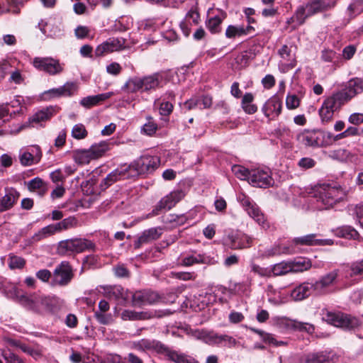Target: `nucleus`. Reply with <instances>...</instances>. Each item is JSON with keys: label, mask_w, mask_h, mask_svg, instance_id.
<instances>
[{"label": "nucleus", "mask_w": 363, "mask_h": 363, "mask_svg": "<svg viewBox=\"0 0 363 363\" xmlns=\"http://www.w3.org/2000/svg\"><path fill=\"white\" fill-rule=\"evenodd\" d=\"M300 100L296 95H288L286 99V105L289 109H295L299 106Z\"/></svg>", "instance_id": "nucleus-64"}, {"label": "nucleus", "mask_w": 363, "mask_h": 363, "mask_svg": "<svg viewBox=\"0 0 363 363\" xmlns=\"http://www.w3.org/2000/svg\"><path fill=\"white\" fill-rule=\"evenodd\" d=\"M363 91V79L354 78L348 82L345 89L337 91V94L341 96L345 104L347 103L355 95Z\"/></svg>", "instance_id": "nucleus-18"}, {"label": "nucleus", "mask_w": 363, "mask_h": 363, "mask_svg": "<svg viewBox=\"0 0 363 363\" xmlns=\"http://www.w3.org/2000/svg\"><path fill=\"white\" fill-rule=\"evenodd\" d=\"M291 264H293V268L298 269H293L294 272H303L305 270L308 269L311 266L309 261H306V260H296V261L292 262Z\"/></svg>", "instance_id": "nucleus-61"}, {"label": "nucleus", "mask_w": 363, "mask_h": 363, "mask_svg": "<svg viewBox=\"0 0 363 363\" xmlns=\"http://www.w3.org/2000/svg\"><path fill=\"white\" fill-rule=\"evenodd\" d=\"M313 291H315L313 284L303 282L291 291V296L295 301H302L311 295Z\"/></svg>", "instance_id": "nucleus-26"}, {"label": "nucleus", "mask_w": 363, "mask_h": 363, "mask_svg": "<svg viewBox=\"0 0 363 363\" xmlns=\"http://www.w3.org/2000/svg\"><path fill=\"white\" fill-rule=\"evenodd\" d=\"M108 149V144L105 141L94 144L89 148L93 160L98 159L103 156Z\"/></svg>", "instance_id": "nucleus-42"}, {"label": "nucleus", "mask_w": 363, "mask_h": 363, "mask_svg": "<svg viewBox=\"0 0 363 363\" xmlns=\"http://www.w3.org/2000/svg\"><path fill=\"white\" fill-rule=\"evenodd\" d=\"M94 318L102 325H108L113 322L112 315L106 312L95 311Z\"/></svg>", "instance_id": "nucleus-55"}, {"label": "nucleus", "mask_w": 363, "mask_h": 363, "mask_svg": "<svg viewBox=\"0 0 363 363\" xmlns=\"http://www.w3.org/2000/svg\"><path fill=\"white\" fill-rule=\"evenodd\" d=\"M337 357L332 352L311 353L306 356V363H335Z\"/></svg>", "instance_id": "nucleus-25"}, {"label": "nucleus", "mask_w": 363, "mask_h": 363, "mask_svg": "<svg viewBox=\"0 0 363 363\" xmlns=\"http://www.w3.org/2000/svg\"><path fill=\"white\" fill-rule=\"evenodd\" d=\"M316 162L311 157H303L298 162V165L303 169H308L315 167Z\"/></svg>", "instance_id": "nucleus-63"}, {"label": "nucleus", "mask_w": 363, "mask_h": 363, "mask_svg": "<svg viewBox=\"0 0 363 363\" xmlns=\"http://www.w3.org/2000/svg\"><path fill=\"white\" fill-rule=\"evenodd\" d=\"M251 330L257 334H259L262 337L263 341L265 342L272 344L276 347L284 346L286 345V342L277 340L272 334L267 333L261 330L255 328H251Z\"/></svg>", "instance_id": "nucleus-44"}, {"label": "nucleus", "mask_w": 363, "mask_h": 363, "mask_svg": "<svg viewBox=\"0 0 363 363\" xmlns=\"http://www.w3.org/2000/svg\"><path fill=\"white\" fill-rule=\"evenodd\" d=\"M282 109V103L279 98L274 95L269 98L264 104L262 111L269 121L275 120L280 115Z\"/></svg>", "instance_id": "nucleus-22"}, {"label": "nucleus", "mask_w": 363, "mask_h": 363, "mask_svg": "<svg viewBox=\"0 0 363 363\" xmlns=\"http://www.w3.org/2000/svg\"><path fill=\"white\" fill-rule=\"evenodd\" d=\"M318 194V201L322 202L325 208L333 206L343 199L345 196V192L340 186H331L330 184H323L319 189Z\"/></svg>", "instance_id": "nucleus-8"}, {"label": "nucleus", "mask_w": 363, "mask_h": 363, "mask_svg": "<svg viewBox=\"0 0 363 363\" xmlns=\"http://www.w3.org/2000/svg\"><path fill=\"white\" fill-rule=\"evenodd\" d=\"M55 224L57 231L60 233L70 228H75L77 225V220L73 216H69Z\"/></svg>", "instance_id": "nucleus-49"}, {"label": "nucleus", "mask_w": 363, "mask_h": 363, "mask_svg": "<svg viewBox=\"0 0 363 363\" xmlns=\"http://www.w3.org/2000/svg\"><path fill=\"white\" fill-rule=\"evenodd\" d=\"M130 297L132 298V303L134 306L153 304L160 299L157 293L148 290L138 291L135 293L131 292Z\"/></svg>", "instance_id": "nucleus-20"}, {"label": "nucleus", "mask_w": 363, "mask_h": 363, "mask_svg": "<svg viewBox=\"0 0 363 363\" xmlns=\"http://www.w3.org/2000/svg\"><path fill=\"white\" fill-rule=\"evenodd\" d=\"M336 235L338 237L346 239H357L359 237L358 232L351 226H342L336 230Z\"/></svg>", "instance_id": "nucleus-43"}, {"label": "nucleus", "mask_w": 363, "mask_h": 363, "mask_svg": "<svg viewBox=\"0 0 363 363\" xmlns=\"http://www.w3.org/2000/svg\"><path fill=\"white\" fill-rule=\"evenodd\" d=\"M164 356L175 363H199L194 357L183 353H179L175 350L169 349V347L167 350H166Z\"/></svg>", "instance_id": "nucleus-34"}, {"label": "nucleus", "mask_w": 363, "mask_h": 363, "mask_svg": "<svg viewBox=\"0 0 363 363\" xmlns=\"http://www.w3.org/2000/svg\"><path fill=\"white\" fill-rule=\"evenodd\" d=\"M351 276L363 275V259L360 261H357L350 265Z\"/></svg>", "instance_id": "nucleus-62"}, {"label": "nucleus", "mask_w": 363, "mask_h": 363, "mask_svg": "<svg viewBox=\"0 0 363 363\" xmlns=\"http://www.w3.org/2000/svg\"><path fill=\"white\" fill-rule=\"evenodd\" d=\"M162 235V228H151L143 232L142 235L138 238V241L135 243V247H139L143 244L149 243L152 241L157 240Z\"/></svg>", "instance_id": "nucleus-30"}, {"label": "nucleus", "mask_w": 363, "mask_h": 363, "mask_svg": "<svg viewBox=\"0 0 363 363\" xmlns=\"http://www.w3.org/2000/svg\"><path fill=\"white\" fill-rule=\"evenodd\" d=\"M58 233L56 224H50L43 228L35 233L31 238L33 242H38L43 239H45L49 236L53 235Z\"/></svg>", "instance_id": "nucleus-38"}, {"label": "nucleus", "mask_w": 363, "mask_h": 363, "mask_svg": "<svg viewBox=\"0 0 363 363\" xmlns=\"http://www.w3.org/2000/svg\"><path fill=\"white\" fill-rule=\"evenodd\" d=\"M249 183L256 187H269L273 183L270 171L268 169H263L259 168L251 169Z\"/></svg>", "instance_id": "nucleus-16"}, {"label": "nucleus", "mask_w": 363, "mask_h": 363, "mask_svg": "<svg viewBox=\"0 0 363 363\" xmlns=\"http://www.w3.org/2000/svg\"><path fill=\"white\" fill-rule=\"evenodd\" d=\"M99 265V257L96 255H88L85 257L83 261L82 264V269H88L92 267H97Z\"/></svg>", "instance_id": "nucleus-56"}, {"label": "nucleus", "mask_w": 363, "mask_h": 363, "mask_svg": "<svg viewBox=\"0 0 363 363\" xmlns=\"http://www.w3.org/2000/svg\"><path fill=\"white\" fill-rule=\"evenodd\" d=\"M33 66L38 70L45 72L50 75H57L64 70L63 65L52 57H35L33 61Z\"/></svg>", "instance_id": "nucleus-10"}, {"label": "nucleus", "mask_w": 363, "mask_h": 363, "mask_svg": "<svg viewBox=\"0 0 363 363\" xmlns=\"http://www.w3.org/2000/svg\"><path fill=\"white\" fill-rule=\"evenodd\" d=\"M232 172L238 179L241 180L247 179L249 182L250 170L240 165H233L232 167Z\"/></svg>", "instance_id": "nucleus-53"}, {"label": "nucleus", "mask_w": 363, "mask_h": 363, "mask_svg": "<svg viewBox=\"0 0 363 363\" xmlns=\"http://www.w3.org/2000/svg\"><path fill=\"white\" fill-rule=\"evenodd\" d=\"M314 147H326L331 145V133L323 130H312Z\"/></svg>", "instance_id": "nucleus-35"}, {"label": "nucleus", "mask_w": 363, "mask_h": 363, "mask_svg": "<svg viewBox=\"0 0 363 363\" xmlns=\"http://www.w3.org/2000/svg\"><path fill=\"white\" fill-rule=\"evenodd\" d=\"M337 277V272L332 271L325 276L322 277L320 280L315 281L313 284L315 286V292L320 294L323 291L332 285Z\"/></svg>", "instance_id": "nucleus-32"}, {"label": "nucleus", "mask_w": 363, "mask_h": 363, "mask_svg": "<svg viewBox=\"0 0 363 363\" xmlns=\"http://www.w3.org/2000/svg\"><path fill=\"white\" fill-rule=\"evenodd\" d=\"M337 92L327 97L320 108L319 109V116L323 124H328L333 121L335 112L338 111L345 104Z\"/></svg>", "instance_id": "nucleus-6"}, {"label": "nucleus", "mask_w": 363, "mask_h": 363, "mask_svg": "<svg viewBox=\"0 0 363 363\" xmlns=\"http://www.w3.org/2000/svg\"><path fill=\"white\" fill-rule=\"evenodd\" d=\"M293 264L291 262H281L274 264L270 267V275L281 276L289 272H293ZM298 269L297 268H295Z\"/></svg>", "instance_id": "nucleus-40"}, {"label": "nucleus", "mask_w": 363, "mask_h": 363, "mask_svg": "<svg viewBox=\"0 0 363 363\" xmlns=\"http://www.w3.org/2000/svg\"><path fill=\"white\" fill-rule=\"evenodd\" d=\"M106 294L109 298H113L121 304H125L130 297L131 292L125 289L121 286L117 285L108 289Z\"/></svg>", "instance_id": "nucleus-27"}, {"label": "nucleus", "mask_w": 363, "mask_h": 363, "mask_svg": "<svg viewBox=\"0 0 363 363\" xmlns=\"http://www.w3.org/2000/svg\"><path fill=\"white\" fill-rule=\"evenodd\" d=\"M297 141L306 147H314L313 131L304 130L296 135Z\"/></svg>", "instance_id": "nucleus-47"}, {"label": "nucleus", "mask_w": 363, "mask_h": 363, "mask_svg": "<svg viewBox=\"0 0 363 363\" xmlns=\"http://www.w3.org/2000/svg\"><path fill=\"white\" fill-rule=\"evenodd\" d=\"M285 324L289 328L299 331H306L308 333H313L315 330L314 326L312 324L299 322L295 320L286 319Z\"/></svg>", "instance_id": "nucleus-39"}, {"label": "nucleus", "mask_w": 363, "mask_h": 363, "mask_svg": "<svg viewBox=\"0 0 363 363\" xmlns=\"http://www.w3.org/2000/svg\"><path fill=\"white\" fill-rule=\"evenodd\" d=\"M184 196L182 191H174L163 197L156 205L152 211L154 214H157L159 211L169 210L175 206Z\"/></svg>", "instance_id": "nucleus-23"}, {"label": "nucleus", "mask_w": 363, "mask_h": 363, "mask_svg": "<svg viewBox=\"0 0 363 363\" xmlns=\"http://www.w3.org/2000/svg\"><path fill=\"white\" fill-rule=\"evenodd\" d=\"M112 95L113 92H106L94 96H89L82 99L79 104L86 108H90L109 99Z\"/></svg>", "instance_id": "nucleus-31"}, {"label": "nucleus", "mask_w": 363, "mask_h": 363, "mask_svg": "<svg viewBox=\"0 0 363 363\" xmlns=\"http://www.w3.org/2000/svg\"><path fill=\"white\" fill-rule=\"evenodd\" d=\"M325 318L334 326L345 329H353L359 325V321L357 318L341 313L328 312Z\"/></svg>", "instance_id": "nucleus-12"}, {"label": "nucleus", "mask_w": 363, "mask_h": 363, "mask_svg": "<svg viewBox=\"0 0 363 363\" xmlns=\"http://www.w3.org/2000/svg\"><path fill=\"white\" fill-rule=\"evenodd\" d=\"M130 178H131L130 167L128 166L127 164H124L109 173L106 177L102 180L100 186L101 189L104 190L118 180Z\"/></svg>", "instance_id": "nucleus-17"}, {"label": "nucleus", "mask_w": 363, "mask_h": 363, "mask_svg": "<svg viewBox=\"0 0 363 363\" xmlns=\"http://www.w3.org/2000/svg\"><path fill=\"white\" fill-rule=\"evenodd\" d=\"M196 337L209 345L233 347L237 345V340L232 336L218 334L214 331L197 330Z\"/></svg>", "instance_id": "nucleus-7"}, {"label": "nucleus", "mask_w": 363, "mask_h": 363, "mask_svg": "<svg viewBox=\"0 0 363 363\" xmlns=\"http://www.w3.org/2000/svg\"><path fill=\"white\" fill-rule=\"evenodd\" d=\"M316 234H309L302 237L296 238L294 239V242L296 245H323L326 242V240L317 239Z\"/></svg>", "instance_id": "nucleus-37"}, {"label": "nucleus", "mask_w": 363, "mask_h": 363, "mask_svg": "<svg viewBox=\"0 0 363 363\" xmlns=\"http://www.w3.org/2000/svg\"><path fill=\"white\" fill-rule=\"evenodd\" d=\"M162 81V77L158 72L143 77H133L128 79L122 89L127 93L150 92L160 87Z\"/></svg>", "instance_id": "nucleus-1"}, {"label": "nucleus", "mask_w": 363, "mask_h": 363, "mask_svg": "<svg viewBox=\"0 0 363 363\" xmlns=\"http://www.w3.org/2000/svg\"><path fill=\"white\" fill-rule=\"evenodd\" d=\"M348 15L354 18L363 11V0H355L347 8Z\"/></svg>", "instance_id": "nucleus-51"}, {"label": "nucleus", "mask_w": 363, "mask_h": 363, "mask_svg": "<svg viewBox=\"0 0 363 363\" xmlns=\"http://www.w3.org/2000/svg\"><path fill=\"white\" fill-rule=\"evenodd\" d=\"M173 277L175 279H178L182 281H189V280H195L197 274L192 272H179L172 273Z\"/></svg>", "instance_id": "nucleus-58"}, {"label": "nucleus", "mask_w": 363, "mask_h": 363, "mask_svg": "<svg viewBox=\"0 0 363 363\" xmlns=\"http://www.w3.org/2000/svg\"><path fill=\"white\" fill-rule=\"evenodd\" d=\"M21 301L27 309L38 313H54L60 304V299L57 296L36 294L30 296H23Z\"/></svg>", "instance_id": "nucleus-2"}, {"label": "nucleus", "mask_w": 363, "mask_h": 363, "mask_svg": "<svg viewBox=\"0 0 363 363\" xmlns=\"http://www.w3.org/2000/svg\"><path fill=\"white\" fill-rule=\"evenodd\" d=\"M26 261L23 258L18 256H10L9 267L11 269H21L24 267Z\"/></svg>", "instance_id": "nucleus-60"}, {"label": "nucleus", "mask_w": 363, "mask_h": 363, "mask_svg": "<svg viewBox=\"0 0 363 363\" xmlns=\"http://www.w3.org/2000/svg\"><path fill=\"white\" fill-rule=\"evenodd\" d=\"M1 354L7 363H25L21 357L13 353L9 347L1 349Z\"/></svg>", "instance_id": "nucleus-50"}, {"label": "nucleus", "mask_w": 363, "mask_h": 363, "mask_svg": "<svg viewBox=\"0 0 363 363\" xmlns=\"http://www.w3.org/2000/svg\"><path fill=\"white\" fill-rule=\"evenodd\" d=\"M251 272L258 274L260 277H271L270 275V268L268 267H262L259 265L252 263L250 265Z\"/></svg>", "instance_id": "nucleus-59"}, {"label": "nucleus", "mask_w": 363, "mask_h": 363, "mask_svg": "<svg viewBox=\"0 0 363 363\" xmlns=\"http://www.w3.org/2000/svg\"><path fill=\"white\" fill-rule=\"evenodd\" d=\"M227 17V13L223 11H218V13L209 18L206 21L207 29L212 33L216 34L221 31V23Z\"/></svg>", "instance_id": "nucleus-29"}, {"label": "nucleus", "mask_w": 363, "mask_h": 363, "mask_svg": "<svg viewBox=\"0 0 363 363\" xmlns=\"http://www.w3.org/2000/svg\"><path fill=\"white\" fill-rule=\"evenodd\" d=\"M21 350L35 359H38L43 356V350L39 347H33L24 344L23 346H21Z\"/></svg>", "instance_id": "nucleus-54"}, {"label": "nucleus", "mask_w": 363, "mask_h": 363, "mask_svg": "<svg viewBox=\"0 0 363 363\" xmlns=\"http://www.w3.org/2000/svg\"><path fill=\"white\" fill-rule=\"evenodd\" d=\"M211 259L203 255L198 254L196 255H191L184 257L181 261V265L190 267L195 264H209Z\"/></svg>", "instance_id": "nucleus-36"}, {"label": "nucleus", "mask_w": 363, "mask_h": 363, "mask_svg": "<svg viewBox=\"0 0 363 363\" xmlns=\"http://www.w3.org/2000/svg\"><path fill=\"white\" fill-rule=\"evenodd\" d=\"M72 135L78 140L84 139L87 135V131L84 125L79 123L73 127Z\"/></svg>", "instance_id": "nucleus-57"}, {"label": "nucleus", "mask_w": 363, "mask_h": 363, "mask_svg": "<svg viewBox=\"0 0 363 363\" xmlns=\"http://www.w3.org/2000/svg\"><path fill=\"white\" fill-rule=\"evenodd\" d=\"M55 113V108L52 106L43 108L36 112L29 118V123L34 126L35 124H40L42 122L48 121Z\"/></svg>", "instance_id": "nucleus-33"}, {"label": "nucleus", "mask_w": 363, "mask_h": 363, "mask_svg": "<svg viewBox=\"0 0 363 363\" xmlns=\"http://www.w3.org/2000/svg\"><path fill=\"white\" fill-rule=\"evenodd\" d=\"M121 318L124 320H145L149 318V315L145 312L125 310L121 313Z\"/></svg>", "instance_id": "nucleus-45"}, {"label": "nucleus", "mask_w": 363, "mask_h": 363, "mask_svg": "<svg viewBox=\"0 0 363 363\" xmlns=\"http://www.w3.org/2000/svg\"><path fill=\"white\" fill-rule=\"evenodd\" d=\"M335 4V1L331 2L328 0H313L308 2L306 6H300L296 12L295 17L301 25L308 16L328 10L334 7Z\"/></svg>", "instance_id": "nucleus-5"}, {"label": "nucleus", "mask_w": 363, "mask_h": 363, "mask_svg": "<svg viewBox=\"0 0 363 363\" xmlns=\"http://www.w3.org/2000/svg\"><path fill=\"white\" fill-rule=\"evenodd\" d=\"M72 158L75 162L79 164H88L93 160L89 149H79L73 150Z\"/></svg>", "instance_id": "nucleus-41"}, {"label": "nucleus", "mask_w": 363, "mask_h": 363, "mask_svg": "<svg viewBox=\"0 0 363 363\" xmlns=\"http://www.w3.org/2000/svg\"><path fill=\"white\" fill-rule=\"evenodd\" d=\"M224 242L232 250H242L251 247L253 238L242 232L236 231L228 233Z\"/></svg>", "instance_id": "nucleus-11"}, {"label": "nucleus", "mask_w": 363, "mask_h": 363, "mask_svg": "<svg viewBox=\"0 0 363 363\" xmlns=\"http://www.w3.org/2000/svg\"><path fill=\"white\" fill-rule=\"evenodd\" d=\"M28 187L30 191L39 190V193L42 195H43L47 191L45 183L39 177H35L29 181Z\"/></svg>", "instance_id": "nucleus-48"}, {"label": "nucleus", "mask_w": 363, "mask_h": 363, "mask_svg": "<svg viewBox=\"0 0 363 363\" xmlns=\"http://www.w3.org/2000/svg\"><path fill=\"white\" fill-rule=\"evenodd\" d=\"M160 159L157 156L144 155L135 160L130 167V174L132 177L139 175H147L152 174L160 166Z\"/></svg>", "instance_id": "nucleus-4"}, {"label": "nucleus", "mask_w": 363, "mask_h": 363, "mask_svg": "<svg viewBox=\"0 0 363 363\" xmlns=\"http://www.w3.org/2000/svg\"><path fill=\"white\" fill-rule=\"evenodd\" d=\"M237 199L250 217L259 225H264L265 220L264 214L261 212L258 206L250 197L243 193H240Z\"/></svg>", "instance_id": "nucleus-13"}, {"label": "nucleus", "mask_w": 363, "mask_h": 363, "mask_svg": "<svg viewBox=\"0 0 363 363\" xmlns=\"http://www.w3.org/2000/svg\"><path fill=\"white\" fill-rule=\"evenodd\" d=\"M58 88L62 96H72L77 91L78 85L75 82H67Z\"/></svg>", "instance_id": "nucleus-52"}, {"label": "nucleus", "mask_w": 363, "mask_h": 363, "mask_svg": "<svg viewBox=\"0 0 363 363\" xmlns=\"http://www.w3.org/2000/svg\"><path fill=\"white\" fill-rule=\"evenodd\" d=\"M289 252V248L286 247H281L280 245H274L269 248L266 249L262 254L261 256L263 257H270L277 256L281 254H286Z\"/></svg>", "instance_id": "nucleus-46"}, {"label": "nucleus", "mask_w": 363, "mask_h": 363, "mask_svg": "<svg viewBox=\"0 0 363 363\" xmlns=\"http://www.w3.org/2000/svg\"><path fill=\"white\" fill-rule=\"evenodd\" d=\"M133 348L142 352L147 350L155 351L164 355H165L166 350L168 349L167 347L160 342L150 339H141L138 341H134L133 342Z\"/></svg>", "instance_id": "nucleus-19"}, {"label": "nucleus", "mask_w": 363, "mask_h": 363, "mask_svg": "<svg viewBox=\"0 0 363 363\" xmlns=\"http://www.w3.org/2000/svg\"><path fill=\"white\" fill-rule=\"evenodd\" d=\"M254 31L255 28L252 26L245 27L243 26L230 25L225 30V35L227 38L232 39L236 37L250 35L253 33Z\"/></svg>", "instance_id": "nucleus-28"}, {"label": "nucleus", "mask_w": 363, "mask_h": 363, "mask_svg": "<svg viewBox=\"0 0 363 363\" xmlns=\"http://www.w3.org/2000/svg\"><path fill=\"white\" fill-rule=\"evenodd\" d=\"M20 193L14 188H6L5 194L0 199V213L10 210L17 203Z\"/></svg>", "instance_id": "nucleus-24"}, {"label": "nucleus", "mask_w": 363, "mask_h": 363, "mask_svg": "<svg viewBox=\"0 0 363 363\" xmlns=\"http://www.w3.org/2000/svg\"><path fill=\"white\" fill-rule=\"evenodd\" d=\"M278 55L281 58L279 68L282 72H288L296 66V56L292 52V46H288L287 45H282L278 50Z\"/></svg>", "instance_id": "nucleus-21"}, {"label": "nucleus", "mask_w": 363, "mask_h": 363, "mask_svg": "<svg viewBox=\"0 0 363 363\" xmlns=\"http://www.w3.org/2000/svg\"><path fill=\"white\" fill-rule=\"evenodd\" d=\"M126 40L123 38H110L95 49V55L102 57L113 52L121 50L125 47Z\"/></svg>", "instance_id": "nucleus-14"}, {"label": "nucleus", "mask_w": 363, "mask_h": 363, "mask_svg": "<svg viewBox=\"0 0 363 363\" xmlns=\"http://www.w3.org/2000/svg\"><path fill=\"white\" fill-rule=\"evenodd\" d=\"M42 157V151L38 145H32L20 150L18 158L21 165L31 166L38 163Z\"/></svg>", "instance_id": "nucleus-15"}, {"label": "nucleus", "mask_w": 363, "mask_h": 363, "mask_svg": "<svg viewBox=\"0 0 363 363\" xmlns=\"http://www.w3.org/2000/svg\"><path fill=\"white\" fill-rule=\"evenodd\" d=\"M95 244L85 238H71L59 242L57 252L61 255H72L86 250H95Z\"/></svg>", "instance_id": "nucleus-3"}, {"label": "nucleus", "mask_w": 363, "mask_h": 363, "mask_svg": "<svg viewBox=\"0 0 363 363\" xmlns=\"http://www.w3.org/2000/svg\"><path fill=\"white\" fill-rule=\"evenodd\" d=\"M73 277L72 266L68 262L63 261L55 267L50 284L52 286H65L71 282Z\"/></svg>", "instance_id": "nucleus-9"}]
</instances>
